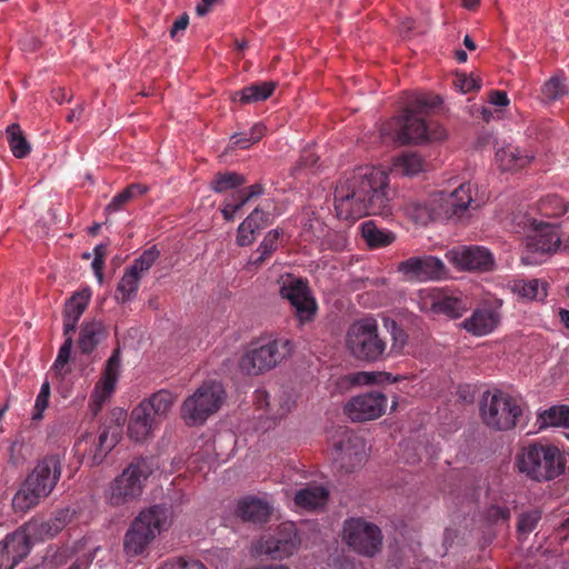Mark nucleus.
Instances as JSON below:
<instances>
[{
	"label": "nucleus",
	"instance_id": "obj_3",
	"mask_svg": "<svg viewBox=\"0 0 569 569\" xmlns=\"http://www.w3.org/2000/svg\"><path fill=\"white\" fill-rule=\"evenodd\" d=\"M61 459L50 455L39 460L12 498L14 512L26 513L51 495L61 477Z\"/></svg>",
	"mask_w": 569,
	"mask_h": 569
},
{
	"label": "nucleus",
	"instance_id": "obj_22",
	"mask_svg": "<svg viewBox=\"0 0 569 569\" xmlns=\"http://www.w3.org/2000/svg\"><path fill=\"white\" fill-rule=\"evenodd\" d=\"M119 366V352L114 351L108 359L104 371L96 383L90 397L89 409L93 416L98 415L104 402L113 393L118 380Z\"/></svg>",
	"mask_w": 569,
	"mask_h": 569
},
{
	"label": "nucleus",
	"instance_id": "obj_9",
	"mask_svg": "<svg viewBox=\"0 0 569 569\" xmlns=\"http://www.w3.org/2000/svg\"><path fill=\"white\" fill-rule=\"evenodd\" d=\"M480 413L483 423L489 428L510 430L517 426L522 415V405L505 391H487L480 401Z\"/></svg>",
	"mask_w": 569,
	"mask_h": 569
},
{
	"label": "nucleus",
	"instance_id": "obj_56",
	"mask_svg": "<svg viewBox=\"0 0 569 569\" xmlns=\"http://www.w3.org/2000/svg\"><path fill=\"white\" fill-rule=\"evenodd\" d=\"M488 517L492 521H506L510 517V510L505 507L493 506L488 510Z\"/></svg>",
	"mask_w": 569,
	"mask_h": 569
},
{
	"label": "nucleus",
	"instance_id": "obj_40",
	"mask_svg": "<svg viewBox=\"0 0 569 569\" xmlns=\"http://www.w3.org/2000/svg\"><path fill=\"white\" fill-rule=\"evenodd\" d=\"M427 200L433 220H446L456 218L452 207H450V198L448 192L439 191L432 193Z\"/></svg>",
	"mask_w": 569,
	"mask_h": 569
},
{
	"label": "nucleus",
	"instance_id": "obj_11",
	"mask_svg": "<svg viewBox=\"0 0 569 569\" xmlns=\"http://www.w3.org/2000/svg\"><path fill=\"white\" fill-rule=\"evenodd\" d=\"M226 392L220 382L202 383L181 405V418L188 426H199L217 412L224 401Z\"/></svg>",
	"mask_w": 569,
	"mask_h": 569
},
{
	"label": "nucleus",
	"instance_id": "obj_43",
	"mask_svg": "<svg viewBox=\"0 0 569 569\" xmlns=\"http://www.w3.org/2000/svg\"><path fill=\"white\" fill-rule=\"evenodd\" d=\"M64 342L61 345L58 356L52 365V370L60 377H66L70 372L69 361L72 349V333L63 335Z\"/></svg>",
	"mask_w": 569,
	"mask_h": 569
},
{
	"label": "nucleus",
	"instance_id": "obj_44",
	"mask_svg": "<svg viewBox=\"0 0 569 569\" xmlns=\"http://www.w3.org/2000/svg\"><path fill=\"white\" fill-rule=\"evenodd\" d=\"M568 93L565 79L561 76L550 78L541 88V96L545 101L551 102Z\"/></svg>",
	"mask_w": 569,
	"mask_h": 569
},
{
	"label": "nucleus",
	"instance_id": "obj_12",
	"mask_svg": "<svg viewBox=\"0 0 569 569\" xmlns=\"http://www.w3.org/2000/svg\"><path fill=\"white\" fill-rule=\"evenodd\" d=\"M301 539L296 523L286 521L280 523L272 532L263 535L252 545V552L258 556H268L274 560H282L292 556L299 548Z\"/></svg>",
	"mask_w": 569,
	"mask_h": 569
},
{
	"label": "nucleus",
	"instance_id": "obj_25",
	"mask_svg": "<svg viewBox=\"0 0 569 569\" xmlns=\"http://www.w3.org/2000/svg\"><path fill=\"white\" fill-rule=\"evenodd\" d=\"M92 291L84 287L76 291L64 303L63 308V335L73 333L79 319L87 309Z\"/></svg>",
	"mask_w": 569,
	"mask_h": 569
},
{
	"label": "nucleus",
	"instance_id": "obj_47",
	"mask_svg": "<svg viewBox=\"0 0 569 569\" xmlns=\"http://www.w3.org/2000/svg\"><path fill=\"white\" fill-rule=\"evenodd\" d=\"M159 251L156 247H151L142 252V254L134 260L128 268L141 278L142 273L148 271L159 257Z\"/></svg>",
	"mask_w": 569,
	"mask_h": 569
},
{
	"label": "nucleus",
	"instance_id": "obj_23",
	"mask_svg": "<svg viewBox=\"0 0 569 569\" xmlns=\"http://www.w3.org/2000/svg\"><path fill=\"white\" fill-rule=\"evenodd\" d=\"M31 550V540L24 529L9 533L0 541V569H13Z\"/></svg>",
	"mask_w": 569,
	"mask_h": 569
},
{
	"label": "nucleus",
	"instance_id": "obj_33",
	"mask_svg": "<svg viewBox=\"0 0 569 569\" xmlns=\"http://www.w3.org/2000/svg\"><path fill=\"white\" fill-rule=\"evenodd\" d=\"M274 90L273 82L254 83L242 90L236 91L231 99L239 101L241 104H249L268 99Z\"/></svg>",
	"mask_w": 569,
	"mask_h": 569
},
{
	"label": "nucleus",
	"instance_id": "obj_38",
	"mask_svg": "<svg viewBox=\"0 0 569 569\" xmlns=\"http://www.w3.org/2000/svg\"><path fill=\"white\" fill-rule=\"evenodd\" d=\"M282 236V230L273 229L270 230L259 244L257 249V257H251L248 264L249 266H260L268 257L273 253L280 243V237Z\"/></svg>",
	"mask_w": 569,
	"mask_h": 569
},
{
	"label": "nucleus",
	"instance_id": "obj_1",
	"mask_svg": "<svg viewBox=\"0 0 569 569\" xmlns=\"http://www.w3.org/2000/svg\"><path fill=\"white\" fill-rule=\"evenodd\" d=\"M388 173L379 167H363L340 180L335 190V209L341 220L382 214L388 207Z\"/></svg>",
	"mask_w": 569,
	"mask_h": 569
},
{
	"label": "nucleus",
	"instance_id": "obj_62",
	"mask_svg": "<svg viewBox=\"0 0 569 569\" xmlns=\"http://www.w3.org/2000/svg\"><path fill=\"white\" fill-rule=\"evenodd\" d=\"M264 126L262 123H256L249 131V136H251V141L258 142L264 134Z\"/></svg>",
	"mask_w": 569,
	"mask_h": 569
},
{
	"label": "nucleus",
	"instance_id": "obj_39",
	"mask_svg": "<svg viewBox=\"0 0 569 569\" xmlns=\"http://www.w3.org/2000/svg\"><path fill=\"white\" fill-rule=\"evenodd\" d=\"M6 134L10 150L16 158L21 159L30 153L31 147L18 123L8 126Z\"/></svg>",
	"mask_w": 569,
	"mask_h": 569
},
{
	"label": "nucleus",
	"instance_id": "obj_57",
	"mask_svg": "<svg viewBox=\"0 0 569 569\" xmlns=\"http://www.w3.org/2000/svg\"><path fill=\"white\" fill-rule=\"evenodd\" d=\"M231 140L232 144L240 149H246L256 143V141H251V136H249V132L236 133L232 136Z\"/></svg>",
	"mask_w": 569,
	"mask_h": 569
},
{
	"label": "nucleus",
	"instance_id": "obj_49",
	"mask_svg": "<svg viewBox=\"0 0 569 569\" xmlns=\"http://www.w3.org/2000/svg\"><path fill=\"white\" fill-rule=\"evenodd\" d=\"M69 519V509L60 510L52 519L41 525V532L48 535L49 537H53L66 526Z\"/></svg>",
	"mask_w": 569,
	"mask_h": 569
},
{
	"label": "nucleus",
	"instance_id": "obj_17",
	"mask_svg": "<svg viewBox=\"0 0 569 569\" xmlns=\"http://www.w3.org/2000/svg\"><path fill=\"white\" fill-rule=\"evenodd\" d=\"M280 295L290 302L301 323L313 318L317 303L311 296L307 281L301 278L288 277L281 283Z\"/></svg>",
	"mask_w": 569,
	"mask_h": 569
},
{
	"label": "nucleus",
	"instance_id": "obj_54",
	"mask_svg": "<svg viewBox=\"0 0 569 569\" xmlns=\"http://www.w3.org/2000/svg\"><path fill=\"white\" fill-rule=\"evenodd\" d=\"M129 200H131L130 197H128V192H126L124 190H122L121 192H119L118 194H116L112 200L110 201V203L107 206L106 210L108 212H117L119 210H121V208L123 207L124 203H127Z\"/></svg>",
	"mask_w": 569,
	"mask_h": 569
},
{
	"label": "nucleus",
	"instance_id": "obj_52",
	"mask_svg": "<svg viewBox=\"0 0 569 569\" xmlns=\"http://www.w3.org/2000/svg\"><path fill=\"white\" fill-rule=\"evenodd\" d=\"M453 84L456 89H458L462 93H468L472 90H477L481 86L479 79L469 77L465 73L457 74Z\"/></svg>",
	"mask_w": 569,
	"mask_h": 569
},
{
	"label": "nucleus",
	"instance_id": "obj_60",
	"mask_svg": "<svg viewBox=\"0 0 569 569\" xmlns=\"http://www.w3.org/2000/svg\"><path fill=\"white\" fill-rule=\"evenodd\" d=\"M147 190L148 188L146 186L139 183H132L124 189V191L128 192V197H130L131 199L137 196L143 194Z\"/></svg>",
	"mask_w": 569,
	"mask_h": 569
},
{
	"label": "nucleus",
	"instance_id": "obj_36",
	"mask_svg": "<svg viewBox=\"0 0 569 569\" xmlns=\"http://www.w3.org/2000/svg\"><path fill=\"white\" fill-rule=\"evenodd\" d=\"M266 217L264 212L259 209H254L238 228L237 243L241 247L249 246L254 240V233L262 226L258 222L263 220Z\"/></svg>",
	"mask_w": 569,
	"mask_h": 569
},
{
	"label": "nucleus",
	"instance_id": "obj_37",
	"mask_svg": "<svg viewBox=\"0 0 569 569\" xmlns=\"http://www.w3.org/2000/svg\"><path fill=\"white\" fill-rule=\"evenodd\" d=\"M449 193L450 207H452L456 218H460L465 211L475 201L472 197V184L470 182L461 183L457 189Z\"/></svg>",
	"mask_w": 569,
	"mask_h": 569
},
{
	"label": "nucleus",
	"instance_id": "obj_27",
	"mask_svg": "<svg viewBox=\"0 0 569 569\" xmlns=\"http://www.w3.org/2000/svg\"><path fill=\"white\" fill-rule=\"evenodd\" d=\"M533 156L512 144H503L496 151V162L501 171H517L531 162Z\"/></svg>",
	"mask_w": 569,
	"mask_h": 569
},
{
	"label": "nucleus",
	"instance_id": "obj_35",
	"mask_svg": "<svg viewBox=\"0 0 569 569\" xmlns=\"http://www.w3.org/2000/svg\"><path fill=\"white\" fill-rule=\"evenodd\" d=\"M361 232L370 248L387 247L396 240V234L392 231L378 228L372 220L362 223Z\"/></svg>",
	"mask_w": 569,
	"mask_h": 569
},
{
	"label": "nucleus",
	"instance_id": "obj_51",
	"mask_svg": "<svg viewBox=\"0 0 569 569\" xmlns=\"http://www.w3.org/2000/svg\"><path fill=\"white\" fill-rule=\"evenodd\" d=\"M541 519V513L538 510H530L523 512L518 520V531L519 533L527 536L533 531L537 527L538 522Z\"/></svg>",
	"mask_w": 569,
	"mask_h": 569
},
{
	"label": "nucleus",
	"instance_id": "obj_15",
	"mask_svg": "<svg viewBox=\"0 0 569 569\" xmlns=\"http://www.w3.org/2000/svg\"><path fill=\"white\" fill-rule=\"evenodd\" d=\"M332 447L335 462L346 472L360 467L368 456L365 439L347 428L336 431L332 437Z\"/></svg>",
	"mask_w": 569,
	"mask_h": 569
},
{
	"label": "nucleus",
	"instance_id": "obj_41",
	"mask_svg": "<svg viewBox=\"0 0 569 569\" xmlns=\"http://www.w3.org/2000/svg\"><path fill=\"white\" fill-rule=\"evenodd\" d=\"M140 279L139 276L127 269L117 286L116 300L124 303L134 299Z\"/></svg>",
	"mask_w": 569,
	"mask_h": 569
},
{
	"label": "nucleus",
	"instance_id": "obj_18",
	"mask_svg": "<svg viewBox=\"0 0 569 569\" xmlns=\"http://www.w3.org/2000/svg\"><path fill=\"white\" fill-rule=\"evenodd\" d=\"M397 272L411 282L437 280L445 273V263L435 256H413L399 262Z\"/></svg>",
	"mask_w": 569,
	"mask_h": 569
},
{
	"label": "nucleus",
	"instance_id": "obj_13",
	"mask_svg": "<svg viewBox=\"0 0 569 569\" xmlns=\"http://www.w3.org/2000/svg\"><path fill=\"white\" fill-rule=\"evenodd\" d=\"M535 229L527 237L526 250L521 256L525 266H537L546 261L547 257L560 248V236L557 224L545 221H533Z\"/></svg>",
	"mask_w": 569,
	"mask_h": 569
},
{
	"label": "nucleus",
	"instance_id": "obj_16",
	"mask_svg": "<svg viewBox=\"0 0 569 569\" xmlns=\"http://www.w3.org/2000/svg\"><path fill=\"white\" fill-rule=\"evenodd\" d=\"M343 540L357 552L373 556L381 546V532L377 526L352 518L345 522Z\"/></svg>",
	"mask_w": 569,
	"mask_h": 569
},
{
	"label": "nucleus",
	"instance_id": "obj_29",
	"mask_svg": "<svg viewBox=\"0 0 569 569\" xmlns=\"http://www.w3.org/2000/svg\"><path fill=\"white\" fill-rule=\"evenodd\" d=\"M426 169L425 159L417 152H402L396 156L390 167L393 176L411 177Z\"/></svg>",
	"mask_w": 569,
	"mask_h": 569
},
{
	"label": "nucleus",
	"instance_id": "obj_64",
	"mask_svg": "<svg viewBox=\"0 0 569 569\" xmlns=\"http://www.w3.org/2000/svg\"><path fill=\"white\" fill-rule=\"evenodd\" d=\"M180 562H181V569H207V567L198 561V560H193V559H189V560H184V559H180Z\"/></svg>",
	"mask_w": 569,
	"mask_h": 569
},
{
	"label": "nucleus",
	"instance_id": "obj_19",
	"mask_svg": "<svg viewBox=\"0 0 569 569\" xmlns=\"http://www.w3.org/2000/svg\"><path fill=\"white\" fill-rule=\"evenodd\" d=\"M388 406L387 397L378 391H370L352 397L345 405V413L352 421H367L381 417Z\"/></svg>",
	"mask_w": 569,
	"mask_h": 569
},
{
	"label": "nucleus",
	"instance_id": "obj_6",
	"mask_svg": "<svg viewBox=\"0 0 569 569\" xmlns=\"http://www.w3.org/2000/svg\"><path fill=\"white\" fill-rule=\"evenodd\" d=\"M171 512L162 505L142 510L132 522L124 537V552L134 557L141 555L147 546L169 526Z\"/></svg>",
	"mask_w": 569,
	"mask_h": 569
},
{
	"label": "nucleus",
	"instance_id": "obj_50",
	"mask_svg": "<svg viewBox=\"0 0 569 569\" xmlns=\"http://www.w3.org/2000/svg\"><path fill=\"white\" fill-rule=\"evenodd\" d=\"M50 398V383L49 381H44L41 385L40 391L36 398L34 408L32 412L31 419L33 421L41 420L43 418V412L49 406Z\"/></svg>",
	"mask_w": 569,
	"mask_h": 569
},
{
	"label": "nucleus",
	"instance_id": "obj_31",
	"mask_svg": "<svg viewBox=\"0 0 569 569\" xmlns=\"http://www.w3.org/2000/svg\"><path fill=\"white\" fill-rule=\"evenodd\" d=\"M256 405L258 408H266L267 418L278 420L287 416L292 409L295 402L290 397L280 399L278 402H270L269 395L264 390L256 392Z\"/></svg>",
	"mask_w": 569,
	"mask_h": 569
},
{
	"label": "nucleus",
	"instance_id": "obj_26",
	"mask_svg": "<svg viewBox=\"0 0 569 569\" xmlns=\"http://www.w3.org/2000/svg\"><path fill=\"white\" fill-rule=\"evenodd\" d=\"M500 322V313L492 308H478L462 322L463 329L476 337L491 333Z\"/></svg>",
	"mask_w": 569,
	"mask_h": 569
},
{
	"label": "nucleus",
	"instance_id": "obj_61",
	"mask_svg": "<svg viewBox=\"0 0 569 569\" xmlns=\"http://www.w3.org/2000/svg\"><path fill=\"white\" fill-rule=\"evenodd\" d=\"M217 2V0H202L196 7V12L198 16H206L212 8V6Z\"/></svg>",
	"mask_w": 569,
	"mask_h": 569
},
{
	"label": "nucleus",
	"instance_id": "obj_32",
	"mask_svg": "<svg viewBox=\"0 0 569 569\" xmlns=\"http://www.w3.org/2000/svg\"><path fill=\"white\" fill-rule=\"evenodd\" d=\"M106 329L101 321L84 322L80 329L79 348L81 352H91L106 338Z\"/></svg>",
	"mask_w": 569,
	"mask_h": 569
},
{
	"label": "nucleus",
	"instance_id": "obj_4",
	"mask_svg": "<svg viewBox=\"0 0 569 569\" xmlns=\"http://www.w3.org/2000/svg\"><path fill=\"white\" fill-rule=\"evenodd\" d=\"M520 472L542 481L563 473L567 459L558 447L549 443H532L525 447L516 459Z\"/></svg>",
	"mask_w": 569,
	"mask_h": 569
},
{
	"label": "nucleus",
	"instance_id": "obj_48",
	"mask_svg": "<svg viewBox=\"0 0 569 569\" xmlns=\"http://www.w3.org/2000/svg\"><path fill=\"white\" fill-rule=\"evenodd\" d=\"M348 380L352 385L367 386V385L389 381L390 380V375L382 373V372H366V371H361V372H355V373L349 375Z\"/></svg>",
	"mask_w": 569,
	"mask_h": 569
},
{
	"label": "nucleus",
	"instance_id": "obj_59",
	"mask_svg": "<svg viewBox=\"0 0 569 569\" xmlns=\"http://www.w3.org/2000/svg\"><path fill=\"white\" fill-rule=\"evenodd\" d=\"M92 270L94 272V276L98 280V282L101 284L103 282V267H104V259L100 258H93L91 263Z\"/></svg>",
	"mask_w": 569,
	"mask_h": 569
},
{
	"label": "nucleus",
	"instance_id": "obj_63",
	"mask_svg": "<svg viewBox=\"0 0 569 569\" xmlns=\"http://www.w3.org/2000/svg\"><path fill=\"white\" fill-rule=\"evenodd\" d=\"M239 210V206H233L232 202H227L221 212H222V216L226 220H232L234 218V214L237 213V211Z\"/></svg>",
	"mask_w": 569,
	"mask_h": 569
},
{
	"label": "nucleus",
	"instance_id": "obj_45",
	"mask_svg": "<svg viewBox=\"0 0 569 569\" xmlns=\"http://www.w3.org/2000/svg\"><path fill=\"white\" fill-rule=\"evenodd\" d=\"M244 181L243 176L237 172L218 173L211 182V188L216 192H223L243 184Z\"/></svg>",
	"mask_w": 569,
	"mask_h": 569
},
{
	"label": "nucleus",
	"instance_id": "obj_14",
	"mask_svg": "<svg viewBox=\"0 0 569 569\" xmlns=\"http://www.w3.org/2000/svg\"><path fill=\"white\" fill-rule=\"evenodd\" d=\"M114 421L104 426L97 442L94 439L91 441V436H86L76 443L77 452L83 455V460L88 465L93 466L102 462L106 456L120 441L126 416L122 411L114 413Z\"/></svg>",
	"mask_w": 569,
	"mask_h": 569
},
{
	"label": "nucleus",
	"instance_id": "obj_20",
	"mask_svg": "<svg viewBox=\"0 0 569 569\" xmlns=\"http://www.w3.org/2000/svg\"><path fill=\"white\" fill-rule=\"evenodd\" d=\"M418 295L420 310L423 312L459 318L467 310V303L462 298L448 296L435 288L422 289Z\"/></svg>",
	"mask_w": 569,
	"mask_h": 569
},
{
	"label": "nucleus",
	"instance_id": "obj_53",
	"mask_svg": "<svg viewBox=\"0 0 569 569\" xmlns=\"http://www.w3.org/2000/svg\"><path fill=\"white\" fill-rule=\"evenodd\" d=\"M323 233L322 223L319 219L313 218L305 223L302 229V234L306 240L313 241L315 239H319Z\"/></svg>",
	"mask_w": 569,
	"mask_h": 569
},
{
	"label": "nucleus",
	"instance_id": "obj_55",
	"mask_svg": "<svg viewBox=\"0 0 569 569\" xmlns=\"http://www.w3.org/2000/svg\"><path fill=\"white\" fill-rule=\"evenodd\" d=\"M488 101L490 104L496 107H507L510 100L506 91L493 90L489 93Z\"/></svg>",
	"mask_w": 569,
	"mask_h": 569
},
{
	"label": "nucleus",
	"instance_id": "obj_5",
	"mask_svg": "<svg viewBox=\"0 0 569 569\" xmlns=\"http://www.w3.org/2000/svg\"><path fill=\"white\" fill-rule=\"evenodd\" d=\"M174 401V395L164 389L141 401L131 411L128 427L129 437L137 442L147 440L167 417Z\"/></svg>",
	"mask_w": 569,
	"mask_h": 569
},
{
	"label": "nucleus",
	"instance_id": "obj_46",
	"mask_svg": "<svg viewBox=\"0 0 569 569\" xmlns=\"http://www.w3.org/2000/svg\"><path fill=\"white\" fill-rule=\"evenodd\" d=\"M406 213L412 221L422 226L428 224L430 221H435L432 213L430 212L428 200L423 202L409 203L406 207Z\"/></svg>",
	"mask_w": 569,
	"mask_h": 569
},
{
	"label": "nucleus",
	"instance_id": "obj_8",
	"mask_svg": "<svg viewBox=\"0 0 569 569\" xmlns=\"http://www.w3.org/2000/svg\"><path fill=\"white\" fill-rule=\"evenodd\" d=\"M293 347V342L284 337L257 341L239 359V368L250 376L263 373L290 357Z\"/></svg>",
	"mask_w": 569,
	"mask_h": 569
},
{
	"label": "nucleus",
	"instance_id": "obj_10",
	"mask_svg": "<svg viewBox=\"0 0 569 569\" xmlns=\"http://www.w3.org/2000/svg\"><path fill=\"white\" fill-rule=\"evenodd\" d=\"M378 322L367 316L353 321L346 335V346L350 353L361 361H376L386 350L385 341L378 335Z\"/></svg>",
	"mask_w": 569,
	"mask_h": 569
},
{
	"label": "nucleus",
	"instance_id": "obj_30",
	"mask_svg": "<svg viewBox=\"0 0 569 569\" xmlns=\"http://www.w3.org/2000/svg\"><path fill=\"white\" fill-rule=\"evenodd\" d=\"M329 491L322 485H310L300 489L295 495V503L297 507L306 510H316L326 505Z\"/></svg>",
	"mask_w": 569,
	"mask_h": 569
},
{
	"label": "nucleus",
	"instance_id": "obj_42",
	"mask_svg": "<svg viewBox=\"0 0 569 569\" xmlns=\"http://www.w3.org/2000/svg\"><path fill=\"white\" fill-rule=\"evenodd\" d=\"M569 209V202L557 194H548L538 202V211L542 217L558 218Z\"/></svg>",
	"mask_w": 569,
	"mask_h": 569
},
{
	"label": "nucleus",
	"instance_id": "obj_7",
	"mask_svg": "<svg viewBox=\"0 0 569 569\" xmlns=\"http://www.w3.org/2000/svg\"><path fill=\"white\" fill-rule=\"evenodd\" d=\"M152 470L147 460L137 459L116 477L104 491V500L111 507H127L142 496L146 481Z\"/></svg>",
	"mask_w": 569,
	"mask_h": 569
},
{
	"label": "nucleus",
	"instance_id": "obj_2",
	"mask_svg": "<svg viewBox=\"0 0 569 569\" xmlns=\"http://www.w3.org/2000/svg\"><path fill=\"white\" fill-rule=\"evenodd\" d=\"M440 98L418 96L403 114L395 117L380 128L383 142L406 144L410 142L441 141L447 137L446 129L432 120H427V111L439 104Z\"/></svg>",
	"mask_w": 569,
	"mask_h": 569
},
{
	"label": "nucleus",
	"instance_id": "obj_21",
	"mask_svg": "<svg viewBox=\"0 0 569 569\" xmlns=\"http://www.w3.org/2000/svg\"><path fill=\"white\" fill-rule=\"evenodd\" d=\"M447 260L460 270L489 271L495 266L492 253L485 247L461 246L448 250Z\"/></svg>",
	"mask_w": 569,
	"mask_h": 569
},
{
	"label": "nucleus",
	"instance_id": "obj_28",
	"mask_svg": "<svg viewBox=\"0 0 569 569\" xmlns=\"http://www.w3.org/2000/svg\"><path fill=\"white\" fill-rule=\"evenodd\" d=\"M270 513V505L253 497H247L240 500L237 506V515L246 521L264 522L268 520Z\"/></svg>",
	"mask_w": 569,
	"mask_h": 569
},
{
	"label": "nucleus",
	"instance_id": "obj_34",
	"mask_svg": "<svg viewBox=\"0 0 569 569\" xmlns=\"http://www.w3.org/2000/svg\"><path fill=\"white\" fill-rule=\"evenodd\" d=\"M537 423L539 429L548 427L569 428V406L558 405L538 413Z\"/></svg>",
	"mask_w": 569,
	"mask_h": 569
},
{
	"label": "nucleus",
	"instance_id": "obj_58",
	"mask_svg": "<svg viewBox=\"0 0 569 569\" xmlns=\"http://www.w3.org/2000/svg\"><path fill=\"white\" fill-rule=\"evenodd\" d=\"M188 23H189L188 14H186V13L181 14L172 24V28L170 30L171 37L173 39L177 38L179 32H182L187 29Z\"/></svg>",
	"mask_w": 569,
	"mask_h": 569
},
{
	"label": "nucleus",
	"instance_id": "obj_24",
	"mask_svg": "<svg viewBox=\"0 0 569 569\" xmlns=\"http://www.w3.org/2000/svg\"><path fill=\"white\" fill-rule=\"evenodd\" d=\"M503 286L518 300L523 302H543L549 291V283L537 278L511 277L506 280Z\"/></svg>",
	"mask_w": 569,
	"mask_h": 569
}]
</instances>
